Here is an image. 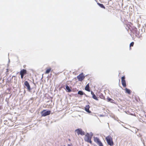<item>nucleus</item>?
<instances>
[{
  "mask_svg": "<svg viewBox=\"0 0 146 146\" xmlns=\"http://www.w3.org/2000/svg\"><path fill=\"white\" fill-rule=\"evenodd\" d=\"M66 88L68 92H71V90H70L69 87L68 85H66Z\"/></svg>",
  "mask_w": 146,
  "mask_h": 146,
  "instance_id": "16",
  "label": "nucleus"
},
{
  "mask_svg": "<svg viewBox=\"0 0 146 146\" xmlns=\"http://www.w3.org/2000/svg\"><path fill=\"white\" fill-rule=\"evenodd\" d=\"M68 146H71V145L70 144H68Z\"/></svg>",
  "mask_w": 146,
  "mask_h": 146,
  "instance_id": "21",
  "label": "nucleus"
},
{
  "mask_svg": "<svg viewBox=\"0 0 146 146\" xmlns=\"http://www.w3.org/2000/svg\"><path fill=\"white\" fill-rule=\"evenodd\" d=\"M78 94L81 95H83L84 94L82 91H79L78 92Z\"/></svg>",
  "mask_w": 146,
  "mask_h": 146,
  "instance_id": "17",
  "label": "nucleus"
},
{
  "mask_svg": "<svg viewBox=\"0 0 146 146\" xmlns=\"http://www.w3.org/2000/svg\"><path fill=\"white\" fill-rule=\"evenodd\" d=\"M91 94L92 96V98L93 99H94L95 100H98V99L97 98V97L95 95V94L93 92H91Z\"/></svg>",
  "mask_w": 146,
  "mask_h": 146,
  "instance_id": "11",
  "label": "nucleus"
},
{
  "mask_svg": "<svg viewBox=\"0 0 146 146\" xmlns=\"http://www.w3.org/2000/svg\"><path fill=\"white\" fill-rule=\"evenodd\" d=\"M102 97H101V98L103 99H104L105 97L102 94Z\"/></svg>",
  "mask_w": 146,
  "mask_h": 146,
  "instance_id": "20",
  "label": "nucleus"
},
{
  "mask_svg": "<svg viewBox=\"0 0 146 146\" xmlns=\"http://www.w3.org/2000/svg\"><path fill=\"white\" fill-rule=\"evenodd\" d=\"M78 135H85L84 132L81 129H78L75 130Z\"/></svg>",
  "mask_w": 146,
  "mask_h": 146,
  "instance_id": "7",
  "label": "nucleus"
},
{
  "mask_svg": "<svg viewBox=\"0 0 146 146\" xmlns=\"http://www.w3.org/2000/svg\"><path fill=\"white\" fill-rule=\"evenodd\" d=\"M77 77L79 81H82L84 79L85 76L82 72L77 76Z\"/></svg>",
  "mask_w": 146,
  "mask_h": 146,
  "instance_id": "5",
  "label": "nucleus"
},
{
  "mask_svg": "<svg viewBox=\"0 0 146 146\" xmlns=\"http://www.w3.org/2000/svg\"><path fill=\"white\" fill-rule=\"evenodd\" d=\"M94 141L99 146H103L102 142L97 137H94Z\"/></svg>",
  "mask_w": 146,
  "mask_h": 146,
  "instance_id": "4",
  "label": "nucleus"
},
{
  "mask_svg": "<svg viewBox=\"0 0 146 146\" xmlns=\"http://www.w3.org/2000/svg\"><path fill=\"white\" fill-rule=\"evenodd\" d=\"M52 68H51L50 67L47 69L45 72V74H48L51 70Z\"/></svg>",
  "mask_w": 146,
  "mask_h": 146,
  "instance_id": "14",
  "label": "nucleus"
},
{
  "mask_svg": "<svg viewBox=\"0 0 146 146\" xmlns=\"http://www.w3.org/2000/svg\"><path fill=\"white\" fill-rule=\"evenodd\" d=\"M107 99L108 101H110L111 100H113L112 99L110 98H107Z\"/></svg>",
  "mask_w": 146,
  "mask_h": 146,
  "instance_id": "19",
  "label": "nucleus"
},
{
  "mask_svg": "<svg viewBox=\"0 0 146 146\" xmlns=\"http://www.w3.org/2000/svg\"><path fill=\"white\" fill-rule=\"evenodd\" d=\"M46 111V110H44L41 112V113L42 117L45 116L50 114L51 112L50 111Z\"/></svg>",
  "mask_w": 146,
  "mask_h": 146,
  "instance_id": "3",
  "label": "nucleus"
},
{
  "mask_svg": "<svg viewBox=\"0 0 146 146\" xmlns=\"http://www.w3.org/2000/svg\"><path fill=\"white\" fill-rule=\"evenodd\" d=\"M134 44V42H131L130 44V47L133 46Z\"/></svg>",
  "mask_w": 146,
  "mask_h": 146,
  "instance_id": "18",
  "label": "nucleus"
},
{
  "mask_svg": "<svg viewBox=\"0 0 146 146\" xmlns=\"http://www.w3.org/2000/svg\"><path fill=\"white\" fill-rule=\"evenodd\" d=\"M108 144L111 146L113 145L114 143L112 137L110 135L107 136L106 138Z\"/></svg>",
  "mask_w": 146,
  "mask_h": 146,
  "instance_id": "2",
  "label": "nucleus"
},
{
  "mask_svg": "<svg viewBox=\"0 0 146 146\" xmlns=\"http://www.w3.org/2000/svg\"><path fill=\"white\" fill-rule=\"evenodd\" d=\"M65 146V145H63V146L61 145V146Z\"/></svg>",
  "mask_w": 146,
  "mask_h": 146,
  "instance_id": "23",
  "label": "nucleus"
},
{
  "mask_svg": "<svg viewBox=\"0 0 146 146\" xmlns=\"http://www.w3.org/2000/svg\"><path fill=\"white\" fill-rule=\"evenodd\" d=\"M125 76H123L121 77V82L123 86L124 87H126V83L125 80Z\"/></svg>",
  "mask_w": 146,
  "mask_h": 146,
  "instance_id": "8",
  "label": "nucleus"
},
{
  "mask_svg": "<svg viewBox=\"0 0 146 146\" xmlns=\"http://www.w3.org/2000/svg\"><path fill=\"white\" fill-rule=\"evenodd\" d=\"M90 108V107L89 105H88L86 106L85 108V110L86 112L89 113H90L91 112V111L89 110Z\"/></svg>",
  "mask_w": 146,
  "mask_h": 146,
  "instance_id": "10",
  "label": "nucleus"
},
{
  "mask_svg": "<svg viewBox=\"0 0 146 146\" xmlns=\"http://www.w3.org/2000/svg\"><path fill=\"white\" fill-rule=\"evenodd\" d=\"M125 90V92L126 93H127L129 94H130L131 93V91L130 90L126 88Z\"/></svg>",
  "mask_w": 146,
  "mask_h": 146,
  "instance_id": "12",
  "label": "nucleus"
},
{
  "mask_svg": "<svg viewBox=\"0 0 146 146\" xmlns=\"http://www.w3.org/2000/svg\"><path fill=\"white\" fill-rule=\"evenodd\" d=\"M24 84L26 86L28 90L29 91H30L31 90V88L28 82L27 81H25L24 82Z\"/></svg>",
  "mask_w": 146,
  "mask_h": 146,
  "instance_id": "9",
  "label": "nucleus"
},
{
  "mask_svg": "<svg viewBox=\"0 0 146 146\" xmlns=\"http://www.w3.org/2000/svg\"><path fill=\"white\" fill-rule=\"evenodd\" d=\"M92 134L90 135L89 133H87L85 135L84 138V140L92 144V142L91 141V139L92 137Z\"/></svg>",
  "mask_w": 146,
  "mask_h": 146,
  "instance_id": "1",
  "label": "nucleus"
},
{
  "mask_svg": "<svg viewBox=\"0 0 146 146\" xmlns=\"http://www.w3.org/2000/svg\"><path fill=\"white\" fill-rule=\"evenodd\" d=\"M85 90L88 92H90V89L89 85V84H88L85 87Z\"/></svg>",
  "mask_w": 146,
  "mask_h": 146,
  "instance_id": "13",
  "label": "nucleus"
},
{
  "mask_svg": "<svg viewBox=\"0 0 146 146\" xmlns=\"http://www.w3.org/2000/svg\"><path fill=\"white\" fill-rule=\"evenodd\" d=\"M98 4L101 8H103V9L105 8V7L104 6V5L103 4L98 3Z\"/></svg>",
  "mask_w": 146,
  "mask_h": 146,
  "instance_id": "15",
  "label": "nucleus"
},
{
  "mask_svg": "<svg viewBox=\"0 0 146 146\" xmlns=\"http://www.w3.org/2000/svg\"><path fill=\"white\" fill-rule=\"evenodd\" d=\"M135 31H136L137 30V29L136 28H135Z\"/></svg>",
  "mask_w": 146,
  "mask_h": 146,
  "instance_id": "22",
  "label": "nucleus"
},
{
  "mask_svg": "<svg viewBox=\"0 0 146 146\" xmlns=\"http://www.w3.org/2000/svg\"><path fill=\"white\" fill-rule=\"evenodd\" d=\"M27 74V71L25 69H23L21 70L20 72V74L21 75V79H23L24 76Z\"/></svg>",
  "mask_w": 146,
  "mask_h": 146,
  "instance_id": "6",
  "label": "nucleus"
}]
</instances>
